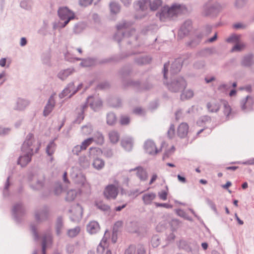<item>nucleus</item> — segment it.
Masks as SVG:
<instances>
[{"mask_svg": "<svg viewBox=\"0 0 254 254\" xmlns=\"http://www.w3.org/2000/svg\"><path fill=\"white\" fill-rule=\"evenodd\" d=\"M80 232L79 227H76L74 229L69 230L68 231V235L69 237H73L76 236Z\"/></svg>", "mask_w": 254, "mask_h": 254, "instance_id": "33", "label": "nucleus"}, {"mask_svg": "<svg viewBox=\"0 0 254 254\" xmlns=\"http://www.w3.org/2000/svg\"><path fill=\"white\" fill-rule=\"evenodd\" d=\"M162 148L164 150L165 155L167 157H169L175 151L174 146L167 141H164L163 142L162 144Z\"/></svg>", "mask_w": 254, "mask_h": 254, "instance_id": "12", "label": "nucleus"}, {"mask_svg": "<svg viewBox=\"0 0 254 254\" xmlns=\"http://www.w3.org/2000/svg\"><path fill=\"white\" fill-rule=\"evenodd\" d=\"M87 108V105L86 104H84V105H82V106H81V107L78 109L79 110V113H80L82 114L81 115V120H83L84 119L83 114Z\"/></svg>", "mask_w": 254, "mask_h": 254, "instance_id": "40", "label": "nucleus"}, {"mask_svg": "<svg viewBox=\"0 0 254 254\" xmlns=\"http://www.w3.org/2000/svg\"><path fill=\"white\" fill-rule=\"evenodd\" d=\"M76 209H77V212H76V214L77 215H80L82 213V208L80 205L77 204L76 206Z\"/></svg>", "mask_w": 254, "mask_h": 254, "instance_id": "43", "label": "nucleus"}, {"mask_svg": "<svg viewBox=\"0 0 254 254\" xmlns=\"http://www.w3.org/2000/svg\"><path fill=\"white\" fill-rule=\"evenodd\" d=\"M182 67V64L181 63V60H176L175 62L172 64L171 68L173 70V73H176L179 71Z\"/></svg>", "mask_w": 254, "mask_h": 254, "instance_id": "28", "label": "nucleus"}, {"mask_svg": "<svg viewBox=\"0 0 254 254\" xmlns=\"http://www.w3.org/2000/svg\"><path fill=\"white\" fill-rule=\"evenodd\" d=\"M157 178H158V176H157V174H153L150 180L149 185H151L152 184H153L157 180Z\"/></svg>", "mask_w": 254, "mask_h": 254, "instance_id": "42", "label": "nucleus"}, {"mask_svg": "<svg viewBox=\"0 0 254 254\" xmlns=\"http://www.w3.org/2000/svg\"><path fill=\"white\" fill-rule=\"evenodd\" d=\"M62 187L61 186H59L57 188V189L56 190L55 193L57 194H59L62 192Z\"/></svg>", "mask_w": 254, "mask_h": 254, "instance_id": "51", "label": "nucleus"}, {"mask_svg": "<svg viewBox=\"0 0 254 254\" xmlns=\"http://www.w3.org/2000/svg\"><path fill=\"white\" fill-rule=\"evenodd\" d=\"M254 104V100L251 97L247 96L241 102V108L243 110L250 109Z\"/></svg>", "mask_w": 254, "mask_h": 254, "instance_id": "14", "label": "nucleus"}, {"mask_svg": "<svg viewBox=\"0 0 254 254\" xmlns=\"http://www.w3.org/2000/svg\"><path fill=\"white\" fill-rule=\"evenodd\" d=\"M6 60L5 58H2L0 60V66L4 67L6 64Z\"/></svg>", "mask_w": 254, "mask_h": 254, "instance_id": "47", "label": "nucleus"}, {"mask_svg": "<svg viewBox=\"0 0 254 254\" xmlns=\"http://www.w3.org/2000/svg\"><path fill=\"white\" fill-rule=\"evenodd\" d=\"M58 14L62 20H65L64 26H65L69 21L74 18V14L67 7H61L58 10Z\"/></svg>", "mask_w": 254, "mask_h": 254, "instance_id": "4", "label": "nucleus"}, {"mask_svg": "<svg viewBox=\"0 0 254 254\" xmlns=\"http://www.w3.org/2000/svg\"><path fill=\"white\" fill-rule=\"evenodd\" d=\"M232 184L230 182H227L226 184L223 186H222V187L224 189H228L229 187H230L231 186Z\"/></svg>", "mask_w": 254, "mask_h": 254, "instance_id": "54", "label": "nucleus"}, {"mask_svg": "<svg viewBox=\"0 0 254 254\" xmlns=\"http://www.w3.org/2000/svg\"><path fill=\"white\" fill-rule=\"evenodd\" d=\"M117 122V118L115 114L111 113H109L107 116V124L110 125L115 124Z\"/></svg>", "mask_w": 254, "mask_h": 254, "instance_id": "27", "label": "nucleus"}, {"mask_svg": "<svg viewBox=\"0 0 254 254\" xmlns=\"http://www.w3.org/2000/svg\"><path fill=\"white\" fill-rule=\"evenodd\" d=\"M201 246L204 250H206L208 247V245L206 243H203L201 244Z\"/></svg>", "mask_w": 254, "mask_h": 254, "instance_id": "63", "label": "nucleus"}, {"mask_svg": "<svg viewBox=\"0 0 254 254\" xmlns=\"http://www.w3.org/2000/svg\"><path fill=\"white\" fill-rule=\"evenodd\" d=\"M137 176L142 181L146 180L147 178V174L145 170L141 167L136 169Z\"/></svg>", "mask_w": 254, "mask_h": 254, "instance_id": "22", "label": "nucleus"}, {"mask_svg": "<svg viewBox=\"0 0 254 254\" xmlns=\"http://www.w3.org/2000/svg\"><path fill=\"white\" fill-rule=\"evenodd\" d=\"M235 216L236 220L238 221V223L240 225H242L244 224V222L239 218V217H238V215L236 213L235 214Z\"/></svg>", "mask_w": 254, "mask_h": 254, "instance_id": "49", "label": "nucleus"}, {"mask_svg": "<svg viewBox=\"0 0 254 254\" xmlns=\"http://www.w3.org/2000/svg\"><path fill=\"white\" fill-rule=\"evenodd\" d=\"M87 229L90 234H94L99 230V225L97 222L91 221L87 225Z\"/></svg>", "mask_w": 254, "mask_h": 254, "instance_id": "18", "label": "nucleus"}, {"mask_svg": "<svg viewBox=\"0 0 254 254\" xmlns=\"http://www.w3.org/2000/svg\"><path fill=\"white\" fill-rule=\"evenodd\" d=\"M205 81H206V82L207 83H209L211 81H212L214 80V77H211L210 78H205Z\"/></svg>", "mask_w": 254, "mask_h": 254, "instance_id": "60", "label": "nucleus"}, {"mask_svg": "<svg viewBox=\"0 0 254 254\" xmlns=\"http://www.w3.org/2000/svg\"><path fill=\"white\" fill-rule=\"evenodd\" d=\"M130 122V118L128 116L122 115L120 117L119 123L121 125L125 126L128 125Z\"/></svg>", "mask_w": 254, "mask_h": 254, "instance_id": "31", "label": "nucleus"}, {"mask_svg": "<svg viewBox=\"0 0 254 254\" xmlns=\"http://www.w3.org/2000/svg\"><path fill=\"white\" fill-rule=\"evenodd\" d=\"M144 148L146 152L150 154H155L158 152L156 145L152 140H147L145 142Z\"/></svg>", "mask_w": 254, "mask_h": 254, "instance_id": "10", "label": "nucleus"}, {"mask_svg": "<svg viewBox=\"0 0 254 254\" xmlns=\"http://www.w3.org/2000/svg\"><path fill=\"white\" fill-rule=\"evenodd\" d=\"M99 142L101 143H103L104 141V137L102 134H100L99 136Z\"/></svg>", "mask_w": 254, "mask_h": 254, "instance_id": "62", "label": "nucleus"}, {"mask_svg": "<svg viewBox=\"0 0 254 254\" xmlns=\"http://www.w3.org/2000/svg\"><path fill=\"white\" fill-rule=\"evenodd\" d=\"M118 194V189L113 185L107 186L104 191L105 197L108 199H115Z\"/></svg>", "mask_w": 254, "mask_h": 254, "instance_id": "6", "label": "nucleus"}, {"mask_svg": "<svg viewBox=\"0 0 254 254\" xmlns=\"http://www.w3.org/2000/svg\"><path fill=\"white\" fill-rule=\"evenodd\" d=\"M93 141V138H88L83 141L81 145H77L74 148L73 151H80L81 150H85Z\"/></svg>", "mask_w": 254, "mask_h": 254, "instance_id": "15", "label": "nucleus"}, {"mask_svg": "<svg viewBox=\"0 0 254 254\" xmlns=\"http://www.w3.org/2000/svg\"><path fill=\"white\" fill-rule=\"evenodd\" d=\"M27 41L25 38H22L20 40V45L21 46H24L26 44Z\"/></svg>", "mask_w": 254, "mask_h": 254, "instance_id": "52", "label": "nucleus"}, {"mask_svg": "<svg viewBox=\"0 0 254 254\" xmlns=\"http://www.w3.org/2000/svg\"><path fill=\"white\" fill-rule=\"evenodd\" d=\"M155 197L156 194L154 193H148L143 195L142 199L145 204H149Z\"/></svg>", "mask_w": 254, "mask_h": 254, "instance_id": "21", "label": "nucleus"}, {"mask_svg": "<svg viewBox=\"0 0 254 254\" xmlns=\"http://www.w3.org/2000/svg\"><path fill=\"white\" fill-rule=\"evenodd\" d=\"M169 64L166 63L164 65V78H166V73L168 70V67L169 66Z\"/></svg>", "mask_w": 254, "mask_h": 254, "instance_id": "44", "label": "nucleus"}, {"mask_svg": "<svg viewBox=\"0 0 254 254\" xmlns=\"http://www.w3.org/2000/svg\"><path fill=\"white\" fill-rule=\"evenodd\" d=\"M182 112L181 110L177 111L175 113L176 120H180L182 117Z\"/></svg>", "mask_w": 254, "mask_h": 254, "instance_id": "41", "label": "nucleus"}, {"mask_svg": "<svg viewBox=\"0 0 254 254\" xmlns=\"http://www.w3.org/2000/svg\"><path fill=\"white\" fill-rule=\"evenodd\" d=\"M240 39V35H234L231 37L228 38L227 39V41L228 42H239ZM245 47V45L243 43H238L232 49L231 51H240L243 50Z\"/></svg>", "mask_w": 254, "mask_h": 254, "instance_id": "8", "label": "nucleus"}, {"mask_svg": "<svg viewBox=\"0 0 254 254\" xmlns=\"http://www.w3.org/2000/svg\"><path fill=\"white\" fill-rule=\"evenodd\" d=\"M127 205V204H125L124 205H123L122 206H118L117 207H116L115 208V210L117 211H121L122 209H123L124 208H125Z\"/></svg>", "mask_w": 254, "mask_h": 254, "instance_id": "53", "label": "nucleus"}, {"mask_svg": "<svg viewBox=\"0 0 254 254\" xmlns=\"http://www.w3.org/2000/svg\"><path fill=\"white\" fill-rule=\"evenodd\" d=\"M133 112L136 114H141L143 113L142 110L139 108L135 109Z\"/></svg>", "mask_w": 254, "mask_h": 254, "instance_id": "48", "label": "nucleus"}, {"mask_svg": "<svg viewBox=\"0 0 254 254\" xmlns=\"http://www.w3.org/2000/svg\"><path fill=\"white\" fill-rule=\"evenodd\" d=\"M63 179L64 182L68 183V181L67 179V172H65L63 175Z\"/></svg>", "mask_w": 254, "mask_h": 254, "instance_id": "57", "label": "nucleus"}, {"mask_svg": "<svg viewBox=\"0 0 254 254\" xmlns=\"http://www.w3.org/2000/svg\"><path fill=\"white\" fill-rule=\"evenodd\" d=\"M40 145V143L34 139V135L29 133L22 144L21 150L23 155L19 157L18 164L22 167L26 166L31 161L33 154L38 152Z\"/></svg>", "mask_w": 254, "mask_h": 254, "instance_id": "1", "label": "nucleus"}, {"mask_svg": "<svg viewBox=\"0 0 254 254\" xmlns=\"http://www.w3.org/2000/svg\"><path fill=\"white\" fill-rule=\"evenodd\" d=\"M156 205L157 206H162L166 208H168L170 207V205L167 203H156Z\"/></svg>", "mask_w": 254, "mask_h": 254, "instance_id": "50", "label": "nucleus"}, {"mask_svg": "<svg viewBox=\"0 0 254 254\" xmlns=\"http://www.w3.org/2000/svg\"><path fill=\"white\" fill-rule=\"evenodd\" d=\"M95 151L96 152H98L99 151L100 152V150L99 148H93V147H91L90 148V153H91L92 151Z\"/></svg>", "mask_w": 254, "mask_h": 254, "instance_id": "58", "label": "nucleus"}, {"mask_svg": "<svg viewBox=\"0 0 254 254\" xmlns=\"http://www.w3.org/2000/svg\"><path fill=\"white\" fill-rule=\"evenodd\" d=\"M189 132V126L186 123L183 122L179 124L177 128V135L181 138H186Z\"/></svg>", "mask_w": 254, "mask_h": 254, "instance_id": "7", "label": "nucleus"}, {"mask_svg": "<svg viewBox=\"0 0 254 254\" xmlns=\"http://www.w3.org/2000/svg\"><path fill=\"white\" fill-rule=\"evenodd\" d=\"M97 207L102 210L106 211L109 209L110 207L108 205L103 203L101 201H99L96 203Z\"/></svg>", "mask_w": 254, "mask_h": 254, "instance_id": "36", "label": "nucleus"}, {"mask_svg": "<svg viewBox=\"0 0 254 254\" xmlns=\"http://www.w3.org/2000/svg\"><path fill=\"white\" fill-rule=\"evenodd\" d=\"M77 192L75 190H70L67 192L66 200L71 201L73 200L77 196Z\"/></svg>", "mask_w": 254, "mask_h": 254, "instance_id": "30", "label": "nucleus"}, {"mask_svg": "<svg viewBox=\"0 0 254 254\" xmlns=\"http://www.w3.org/2000/svg\"><path fill=\"white\" fill-rule=\"evenodd\" d=\"M56 144L54 141L50 142L46 148V152L49 156H52L55 152Z\"/></svg>", "mask_w": 254, "mask_h": 254, "instance_id": "26", "label": "nucleus"}, {"mask_svg": "<svg viewBox=\"0 0 254 254\" xmlns=\"http://www.w3.org/2000/svg\"><path fill=\"white\" fill-rule=\"evenodd\" d=\"M234 27L237 29V28H243V27H244V26L241 24L238 23V24H236L234 25Z\"/></svg>", "mask_w": 254, "mask_h": 254, "instance_id": "59", "label": "nucleus"}, {"mask_svg": "<svg viewBox=\"0 0 254 254\" xmlns=\"http://www.w3.org/2000/svg\"><path fill=\"white\" fill-rule=\"evenodd\" d=\"M223 112L226 118L229 119L232 113V110L231 107L228 105V103L226 102L224 103Z\"/></svg>", "mask_w": 254, "mask_h": 254, "instance_id": "29", "label": "nucleus"}, {"mask_svg": "<svg viewBox=\"0 0 254 254\" xmlns=\"http://www.w3.org/2000/svg\"><path fill=\"white\" fill-rule=\"evenodd\" d=\"M122 145L127 150H130L132 146V139L131 138H124L122 141Z\"/></svg>", "mask_w": 254, "mask_h": 254, "instance_id": "23", "label": "nucleus"}, {"mask_svg": "<svg viewBox=\"0 0 254 254\" xmlns=\"http://www.w3.org/2000/svg\"><path fill=\"white\" fill-rule=\"evenodd\" d=\"M52 242V239L51 235H48L43 238L42 243V251L43 254H46V248L51 245Z\"/></svg>", "mask_w": 254, "mask_h": 254, "instance_id": "20", "label": "nucleus"}, {"mask_svg": "<svg viewBox=\"0 0 254 254\" xmlns=\"http://www.w3.org/2000/svg\"><path fill=\"white\" fill-rule=\"evenodd\" d=\"M186 85V83L184 79L181 78L179 82L173 83L171 85L172 88L171 90L173 92H177L180 89L183 88Z\"/></svg>", "mask_w": 254, "mask_h": 254, "instance_id": "16", "label": "nucleus"}, {"mask_svg": "<svg viewBox=\"0 0 254 254\" xmlns=\"http://www.w3.org/2000/svg\"><path fill=\"white\" fill-rule=\"evenodd\" d=\"M109 138L112 143H116L120 139V134L117 131L111 130L109 132Z\"/></svg>", "mask_w": 254, "mask_h": 254, "instance_id": "19", "label": "nucleus"}, {"mask_svg": "<svg viewBox=\"0 0 254 254\" xmlns=\"http://www.w3.org/2000/svg\"><path fill=\"white\" fill-rule=\"evenodd\" d=\"M55 106V102L52 97H51L48 101V104L45 107L44 110V115L45 116H48L53 110L54 107Z\"/></svg>", "mask_w": 254, "mask_h": 254, "instance_id": "17", "label": "nucleus"}, {"mask_svg": "<svg viewBox=\"0 0 254 254\" xmlns=\"http://www.w3.org/2000/svg\"><path fill=\"white\" fill-rule=\"evenodd\" d=\"M132 0H121L125 5H128L131 2Z\"/></svg>", "mask_w": 254, "mask_h": 254, "instance_id": "55", "label": "nucleus"}, {"mask_svg": "<svg viewBox=\"0 0 254 254\" xmlns=\"http://www.w3.org/2000/svg\"><path fill=\"white\" fill-rule=\"evenodd\" d=\"M162 4L161 0H153L150 1L149 0H139L137 1L135 4V7H138L139 9L142 11L147 9L149 6L150 10L152 11L156 10Z\"/></svg>", "mask_w": 254, "mask_h": 254, "instance_id": "3", "label": "nucleus"}, {"mask_svg": "<svg viewBox=\"0 0 254 254\" xmlns=\"http://www.w3.org/2000/svg\"><path fill=\"white\" fill-rule=\"evenodd\" d=\"M93 0H80V4L83 6H86L91 4Z\"/></svg>", "mask_w": 254, "mask_h": 254, "instance_id": "39", "label": "nucleus"}, {"mask_svg": "<svg viewBox=\"0 0 254 254\" xmlns=\"http://www.w3.org/2000/svg\"><path fill=\"white\" fill-rule=\"evenodd\" d=\"M110 8L111 12L114 13H116L120 11L119 5L115 2H111L110 3Z\"/></svg>", "mask_w": 254, "mask_h": 254, "instance_id": "34", "label": "nucleus"}, {"mask_svg": "<svg viewBox=\"0 0 254 254\" xmlns=\"http://www.w3.org/2000/svg\"><path fill=\"white\" fill-rule=\"evenodd\" d=\"M180 11V5H174L171 7L165 6L162 7L161 11L157 14V16H159L160 20L164 21L178 14Z\"/></svg>", "mask_w": 254, "mask_h": 254, "instance_id": "2", "label": "nucleus"}, {"mask_svg": "<svg viewBox=\"0 0 254 254\" xmlns=\"http://www.w3.org/2000/svg\"><path fill=\"white\" fill-rule=\"evenodd\" d=\"M166 190H162L159 193L158 195L160 199L163 200L167 199V196L168 195V187H166Z\"/></svg>", "mask_w": 254, "mask_h": 254, "instance_id": "37", "label": "nucleus"}, {"mask_svg": "<svg viewBox=\"0 0 254 254\" xmlns=\"http://www.w3.org/2000/svg\"><path fill=\"white\" fill-rule=\"evenodd\" d=\"M236 94V90H234H234H232L230 91V93H229V95H230V96H234V95H235Z\"/></svg>", "mask_w": 254, "mask_h": 254, "instance_id": "61", "label": "nucleus"}, {"mask_svg": "<svg viewBox=\"0 0 254 254\" xmlns=\"http://www.w3.org/2000/svg\"><path fill=\"white\" fill-rule=\"evenodd\" d=\"M126 28V24L124 23L123 24H120L119 25H118L117 26V29H118V33H117V34L115 35V38L118 40V41H120V39H118L117 38V36L118 34H119L120 33H122V32L121 31L124 28Z\"/></svg>", "mask_w": 254, "mask_h": 254, "instance_id": "35", "label": "nucleus"}, {"mask_svg": "<svg viewBox=\"0 0 254 254\" xmlns=\"http://www.w3.org/2000/svg\"><path fill=\"white\" fill-rule=\"evenodd\" d=\"M168 136L172 139L175 135V127L174 124H171L167 132Z\"/></svg>", "mask_w": 254, "mask_h": 254, "instance_id": "32", "label": "nucleus"}, {"mask_svg": "<svg viewBox=\"0 0 254 254\" xmlns=\"http://www.w3.org/2000/svg\"><path fill=\"white\" fill-rule=\"evenodd\" d=\"M145 250L141 244L130 245L125 251V254H145Z\"/></svg>", "mask_w": 254, "mask_h": 254, "instance_id": "5", "label": "nucleus"}, {"mask_svg": "<svg viewBox=\"0 0 254 254\" xmlns=\"http://www.w3.org/2000/svg\"><path fill=\"white\" fill-rule=\"evenodd\" d=\"M81 85H79L77 89L75 90L74 87V84L73 83L69 84L67 87L63 90L62 93L63 97L67 96L69 94V95L68 97H71L72 95L74 94L78 89L81 88Z\"/></svg>", "mask_w": 254, "mask_h": 254, "instance_id": "13", "label": "nucleus"}, {"mask_svg": "<svg viewBox=\"0 0 254 254\" xmlns=\"http://www.w3.org/2000/svg\"><path fill=\"white\" fill-rule=\"evenodd\" d=\"M227 89V86L225 84L221 85L218 87V90L222 92H225Z\"/></svg>", "mask_w": 254, "mask_h": 254, "instance_id": "46", "label": "nucleus"}, {"mask_svg": "<svg viewBox=\"0 0 254 254\" xmlns=\"http://www.w3.org/2000/svg\"><path fill=\"white\" fill-rule=\"evenodd\" d=\"M217 35L216 34H215V35L211 38L209 39V41L210 42H212L214 41L216 39Z\"/></svg>", "mask_w": 254, "mask_h": 254, "instance_id": "64", "label": "nucleus"}, {"mask_svg": "<svg viewBox=\"0 0 254 254\" xmlns=\"http://www.w3.org/2000/svg\"><path fill=\"white\" fill-rule=\"evenodd\" d=\"M238 168V167L236 166H231V167H227L226 168V170H230L232 171H235Z\"/></svg>", "mask_w": 254, "mask_h": 254, "instance_id": "56", "label": "nucleus"}, {"mask_svg": "<svg viewBox=\"0 0 254 254\" xmlns=\"http://www.w3.org/2000/svg\"><path fill=\"white\" fill-rule=\"evenodd\" d=\"M177 178H178V180L180 182L183 183H185L186 182V179L185 177H182L180 175H178L177 176Z\"/></svg>", "mask_w": 254, "mask_h": 254, "instance_id": "45", "label": "nucleus"}, {"mask_svg": "<svg viewBox=\"0 0 254 254\" xmlns=\"http://www.w3.org/2000/svg\"><path fill=\"white\" fill-rule=\"evenodd\" d=\"M194 95L193 90L191 89H186L184 91L181 95V98L183 100L189 99L192 98Z\"/></svg>", "mask_w": 254, "mask_h": 254, "instance_id": "25", "label": "nucleus"}, {"mask_svg": "<svg viewBox=\"0 0 254 254\" xmlns=\"http://www.w3.org/2000/svg\"><path fill=\"white\" fill-rule=\"evenodd\" d=\"M70 72L68 70H65L59 74V77L62 80L64 79L69 74Z\"/></svg>", "mask_w": 254, "mask_h": 254, "instance_id": "38", "label": "nucleus"}, {"mask_svg": "<svg viewBox=\"0 0 254 254\" xmlns=\"http://www.w3.org/2000/svg\"><path fill=\"white\" fill-rule=\"evenodd\" d=\"M87 102L89 104L91 108L94 110H96L102 105L101 100L97 96L89 97L87 100Z\"/></svg>", "mask_w": 254, "mask_h": 254, "instance_id": "9", "label": "nucleus"}, {"mask_svg": "<svg viewBox=\"0 0 254 254\" xmlns=\"http://www.w3.org/2000/svg\"><path fill=\"white\" fill-rule=\"evenodd\" d=\"M93 166L96 169L100 170L104 167L105 162L102 159L96 158L93 161Z\"/></svg>", "mask_w": 254, "mask_h": 254, "instance_id": "24", "label": "nucleus"}, {"mask_svg": "<svg viewBox=\"0 0 254 254\" xmlns=\"http://www.w3.org/2000/svg\"><path fill=\"white\" fill-rule=\"evenodd\" d=\"M206 108L209 112L216 113L219 110L220 105L217 100L213 99L206 104Z\"/></svg>", "mask_w": 254, "mask_h": 254, "instance_id": "11", "label": "nucleus"}]
</instances>
